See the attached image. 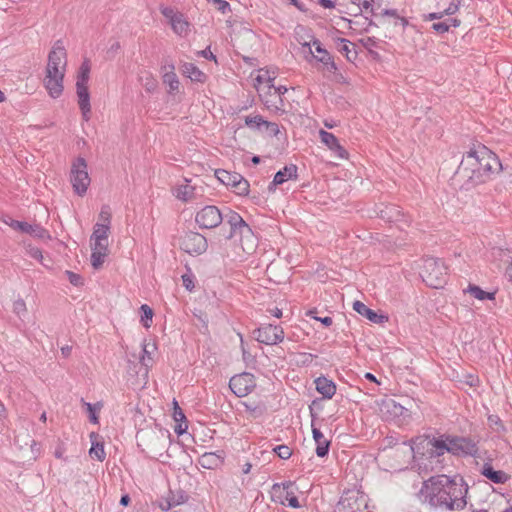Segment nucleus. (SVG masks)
Segmentation results:
<instances>
[{"instance_id": "64", "label": "nucleus", "mask_w": 512, "mask_h": 512, "mask_svg": "<svg viewBox=\"0 0 512 512\" xmlns=\"http://www.w3.org/2000/svg\"><path fill=\"white\" fill-rule=\"evenodd\" d=\"M218 4V10L225 14L227 11H231L230 4L227 1L220 0Z\"/></svg>"}, {"instance_id": "21", "label": "nucleus", "mask_w": 512, "mask_h": 512, "mask_svg": "<svg viewBox=\"0 0 512 512\" xmlns=\"http://www.w3.org/2000/svg\"><path fill=\"white\" fill-rule=\"evenodd\" d=\"M481 474L495 484H504L510 476L502 470H495L490 463H485L481 468Z\"/></svg>"}, {"instance_id": "39", "label": "nucleus", "mask_w": 512, "mask_h": 512, "mask_svg": "<svg viewBox=\"0 0 512 512\" xmlns=\"http://www.w3.org/2000/svg\"><path fill=\"white\" fill-rule=\"evenodd\" d=\"M140 363L147 369L152 365V358L150 357V351L148 350V345L143 344L141 349Z\"/></svg>"}, {"instance_id": "57", "label": "nucleus", "mask_w": 512, "mask_h": 512, "mask_svg": "<svg viewBox=\"0 0 512 512\" xmlns=\"http://www.w3.org/2000/svg\"><path fill=\"white\" fill-rule=\"evenodd\" d=\"M316 313V310H310L308 312V315L311 316L312 318H314L315 320L317 321H320L324 326L326 327H329L332 325L333 323V320L331 317L329 316H326V317H317V316H314V314Z\"/></svg>"}, {"instance_id": "25", "label": "nucleus", "mask_w": 512, "mask_h": 512, "mask_svg": "<svg viewBox=\"0 0 512 512\" xmlns=\"http://www.w3.org/2000/svg\"><path fill=\"white\" fill-rule=\"evenodd\" d=\"M183 75L190 78L192 81L203 83L207 76L193 63H184L181 67Z\"/></svg>"}, {"instance_id": "12", "label": "nucleus", "mask_w": 512, "mask_h": 512, "mask_svg": "<svg viewBox=\"0 0 512 512\" xmlns=\"http://www.w3.org/2000/svg\"><path fill=\"white\" fill-rule=\"evenodd\" d=\"M255 339L265 345H275L283 341L284 330L281 326L263 324L253 331Z\"/></svg>"}, {"instance_id": "22", "label": "nucleus", "mask_w": 512, "mask_h": 512, "mask_svg": "<svg viewBox=\"0 0 512 512\" xmlns=\"http://www.w3.org/2000/svg\"><path fill=\"white\" fill-rule=\"evenodd\" d=\"M295 178H297V166L294 164L287 165L275 174L269 189L271 190L274 186L281 185L289 179Z\"/></svg>"}, {"instance_id": "43", "label": "nucleus", "mask_w": 512, "mask_h": 512, "mask_svg": "<svg viewBox=\"0 0 512 512\" xmlns=\"http://www.w3.org/2000/svg\"><path fill=\"white\" fill-rule=\"evenodd\" d=\"M353 4H357L361 10H364L366 13H370L375 15L372 3L374 0H351Z\"/></svg>"}, {"instance_id": "3", "label": "nucleus", "mask_w": 512, "mask_h": 512, "mask_svg": "<svg viewBox=\"0 0 512 512\" xmlns=\"http://www.w3.org/2000/svg\"><path fill=\"white\" fill-rule=\"evenodd\" d=\"M138 446L142 448V452L153 456H161L166 448L170 434L164 429H148L137 432Z\"/></svg>"}, {"instance_id": "33", "label": "nucleus", "mask_w": 512, "mask_h": 512, "mask_svg": "<svg viewBox=\"0 0 512 512\" xmlns=\"http://www.w3.org/2000/svg\"><path fill=\"white\" fill-rule=\"evenodd\" d=\"M84 405L86 406L87 412L89 413V420L93 424H98L99 418L97 416V412L101 410L102 404L100 402H98L96 404L84 402Z\"/></svg>"}, {"instance_id": "24", "label": "nucleus", "mask_w": 512, "mask_h": 512, "mask_svg": "<svg viewBox=\"0 0 512 512\" xmlns=\"http://www.w3.org/2000/svg\"><path fill=\"white\" fill-rule=\"evenodd\" d=\"M316 390L323 395L324 398L331 399L336 393V385L332 380L324 376L315 380Z\"/></svg>"}, {"instance_id": "18", "label": "nucleus", "mask_w": 512, "mask_h": 512, "mask_svg": "<svg viewBox=\"0 0 512 512\" xmlns=\"http://www.w3.org/2000/svg\"><path fill=\"white\" fill-rule=\"evenodd\" d=\"M448 436L449 435H442L438 438L433 437L427 440L430 457H440L444 455L445 452L449 453Z\"/></svg>"}, {"instance_id": "37", "label": "nucleus", "mask_w": 512, "mask_h": 512, "mask_svg": "<svg viewBox=\"0 0 512 512\" xmlns=\"http://www.w3.org/2000/svg\"><path fill=\"white\" fill-rule=\"evenodd\" d=\"M265 120L260 115L255 116H247L245 118V124L253 129H260L262 126L264 127Z\"/></svg>"}, {"instance_id": "9", "label": "nucleus", "mask_w": 512, "mask_h": 512, "mask_svg": "<svg viewBox=\"0 0 512 512\" xmlns=\"http://www.w3.org/2000/svg\"><path fill=\"white\" fill-rule=\"evenodd\" d=\"M195 222L201 229H212L223 222L222 211L214 205H207L196 213Z\"/></svg>"}, {"instance_id": "51", "label": "nucleus", "mask_w": 512, "mask_h": 512, "mask_svg": "<svg viewBox=\"0 0 512 512\" xmlns=\"http://www.w3.org/2000/svg\"><path fill=\"white\" fill-rule=\"evenodd\" d=\"M174 409H173V418L176 422H185L186 417L183 413L182 409L179 407L178 403L174 400L173 402Z\"/></svg>"}, {"instance_id": "47", "label": "nucleus", "mask_w": 512, "mask_h": 512, "mask_svg": "<svg viewBox=\"0 0 512 512\" xmlns=\"http://www.w3.org/2000/svg\"><path fill=\"white\" fill-rule=\"evenodd\" d=\"M451 27V24H449L448 22H446L445 20L442 21V22H436V23H433L431 28L439 33V34H443L445 32H448L449 31V28Z\"/></svg>"}, {"instance_id": "2", "label": "nucleus", "mask_w": 512, "mask_h": 512, "mask_svg": "<svg viewBox=\"0 0 512 512\" xmlns=\"http://www.w3.org/2000/svg\"><path fill=\"white\" fill-rule=\"evenodd\" d=\"M502 169L497 155L485 146L471 149L467 152L458 166L456 176L464 179L468 187L486 182L492 174Z\"/></svg>"}, {"instance_id": "54", "label": "nucleus", "mask_w": 512, "mask_h": 512, "mask_svg": "<svg viewBox=\"0 0 512 512\" xmlns=\"http://www.w3.org/2000/svg\"><path fill=\"white\" fill-rule=\"evenodd\" d=\"M160 11L165 18L169 19L170 23L180 14L176 13L171 7L162 6L160 7Z\"/></svg>"}, {"instance_id": "62", "label": "nucleus", "mask_w": 512, "mask_h": 512, "mask_svg": "<svg viewBox=\"0 0 512 512\" xmlns=\"http://www.w3.org/2000/svg\"><path fill=\"white\" fill-rule=\"evenodd\" d=\"M199 55L206 59L216 61V56L210 51V47H207L204 50L200 51Z\"/></svg>"}, {"instance_id": "11", "label": "nucleus", "mask_w": 512, "mask_h": 512, "mask_svg": "<svg viewBox=\"0 0 512 512\" xmlns=\"http://www.w3.org/2000/svg\"><path fill=\"white\" fill-rule=\"evenodd\" d=\"M222 215L223 221L230 225V234L228 235V238H232L236 234H240L245 237H253L250 226L243 220L239 213L231 210L230 208H226L225 211H222Z\"/></svg>"}, {"instance_id": "53", "label": "nucleus", "mask_w": 512, "mask_h": 512, "mask_svg": "<svg viewBox=\"0 0 512 512\" xmlns=\"http://www.w3.org/2000/svg\"><path fill=\"white\" fill-rule=\"evenodd\" d=\"M99 219L101 221L100 224H108V226H110L111 213L109 211L108 206L102 207L101 212L99 214Z\"/></svg>"}, {"instance_id": "1", "label": "nucleus", "mask_w": 512, "mask_h": 512, "mask_svg": "<svg viewBox=\"0 0 512 512\" xmlns=\"http://www.w3.org/2000/svg\"><path fill=\"white\" fill-rule=\"evenodd\" d=\"M425 498L435 507L446 510H462L466 507L468 487L463 478H450L447 475L431 477L424 483Z\"/></svg>"}, {"instance_id": "16", "label": "nucleus", "mask_w": 512, "mask_h": 512, "mask_svg": "<svg viewBox=\"0 0 512 512\" xmlns=\"http://www.w3.org/2000/svg\"><path fill=\"white\" fill-rule=\"evenodd\" d=\"M376 214L379 218L389 223L401 221L404 217L402 210L393 204H381L377 207Z\"/></svg>"}, {"instance_id": "35", "label": "nucleus", "mask_w": 512, "mask_h": 512, "mask_svg": "<svg viewBox=\"0 0 512 512\" xmlns=\"http://www.w3.org/2000/svg\"><path fill=\"white\" fill-rule=\"evenodd\" d=\"M141 322L143 323V326L146 328H149L151 326L152 318H153V310L147 305L143 304L141 307Z\"/></svg>"}, {"instance_id": "60", "label": "nucleus", "mask_w": 512, "mask_h": 512, "mask_svg": "<svg viewBox=\"0 0 512 512\" xmlns=\"http://www.w3.org/2000/svg\"><path fill=\"white\" fill-rule=\"evenodd\" d=\"M286 503L291 508H299V507H301V505H300V503L298 501V498L295 495V492H293L291 494V496L288 498Z\"/></svg>"}, {"instance_id": "28", "label": "nucleus", "mask_w": 512, "mask_h": 512, "mask_svg": "<svg viewBox=\"0 0 512 512\" xmlns=\"http://www.w3.org/2000/svg\"><path fill=\"white\" fill-rule=\"evenodd\" d=\"M242 405L245 408V412H247L252 418L262 417L266 412V405L264 403H251V402H242Z\"/></svg>"}, {"instance_id": "17", "label": "nucleus", "mask_w": 512, "mask_h": 512, "mask_svg": "<svg viewBox=\"0 0 512 512\" xmlns=\"http://www.w3.org/2000/svg\"><path fill=\"white\" fill-rule=\"evenodd\" d=\"M321 142L325 144L331 151H333L340 158H347V151L340 145L338 139L333 133L327 132L323 129L319 131Z\"/></svg>"}, {"instance_id": "36", "label": "nucleus", "mask_w": 512, "mask_h": 512, "mask_svg": "<svg viewBox=\"0 0 512 512\" xmlns=\"http://www.w3.org/2000/svg\"><path fill=\"white\" fill-rule=\"evenodd\" d=\"M249 186V182L241 175L240 179L236 181L232 188L238 195H247L249 192Z\"/></svg>"}, {"instance_id": "40", "label": "nucleus", "mask_w": 512, "mask_h": 512, "mask_svg": "<svg viewBox=\"0 0 512 512\" xmlns=\"http://www.w3.org/2000/svg\"><path fill=\"white\" fill-rule=\"evenodd\" d=\"M106 256H107V254H103L101 252L92 251V254H91V264H92L93 268L94 269H99L103 265Z\"/></svg>"}, {"instance_id": "61", "label": "nucleus", "mask_w": 512, "mask_h": 512, "mask_svg": "<svg viewBox=\"0 0 512 512\" xmlns=\"http://www.w3.org/2000/svg\"><path fill=\"white\" fill-rule=\"evenodd\" d=\"M210 459H213L212 454L202 456L201 463H200L202 465V467L211 469L213 467L214 463H210V461H208Z\"/></svg>"}, {"instance_id": "4", "label": "nucleus", "mask_w": 512, "mask_h": 512, "mask_svg": "<svg viewBox=\"0 0 512 512\" xmlns=\"http://www.w3.org/2000/svg\"><path fill=\"white\" fill-rule=\"evenodd\" d=\"M423 281L432 288H441L447 282V267L441 259L427 257L420 273Z\"/></svg>"}, {"instance_id": "50", "label": "nucleus", "mask_w": 512, "mask_h": 512, "mask_svg": "<svg viewBox=\"0 0 512 512\" xmlns=\"http://www.w3.org/2000/svg\"><path fill=\"white\" fill-rule=\"evenodd\" d=\"M183 286L188 290L192 291L195 287L194 276L192 273H186L182 275Z\"/></svg>"}, {"instance_id": "46", "label": "nucleus", "mask_w": 512, "mask_h": 512, "mask_svg": "<svg viewBox=\"0 0 512 512\" xmlns=\"http://www.w3.org/2000/svg\"><path fill=\"white\" fill-rule=\"evenodd\" d=\"M92 251L101 252L103 254L108 255V253H109L108 241L105 242L103 240H94V245H93Z\"/></svg>"}, {"instance_id": "42", "label": "nucleus", "mask_w": 512, "mask_h": 512, "mask_svg": "<svg viewBox=\"0 0 512 512\" xmlns=\"http://www.w3.org/2000/svg\"><path fill=\"white\" fill-rule=\"evenodd\" d=\"M274 452L281 459H289L292 455V450L287 445H278L274 449Z\"/></svg>"}, {"instance_id": "6", "label": "nucleus", "mask_w": 512, "mask_h": 512, "mask_svg": "<svg viewBox=\"0 0 512 512\" xmlns=\"http://www.w3.org/2000/svg\"><path fill=\"white\" fill-rule=\"evenodd\" d=\"M74 191L83 196L90 184V177L87 172V163L84 158L78 157L72 164L70 177Z\"/></svg>"}, {"instance_id": "8", "label": "nucleus", "mask_w": 512, "mask_h": 512, "mask_svg": "<svg viewBox=\"0 0 512 512\" xmlns=\"http://www.w3.org/2000/svg\"><path fill=\"white\" fill-rule=\"evenodd\" d=\"M207 247V239L198 232L188 231L180 239V248L190 255H201Z\"/></svg>"}, {"instance_id": "34", "label": "nucleus", "mask_w": 512, "mask_h": 512, "mask_svg": "<svg viewBox=\"0 0 512 512\" xmlns=\"http://www.w3.org/2000/svg\"><path fill=\"white\" fill-rule=\"evenodd\" d=\"M194 187L190 185H182L177 189V198L182 201H188L193 197Z\"/></svg>"}, {"instance_id": "27", "label": "nucleus", "mask_w": 512, "mask_h": 512, "mask_svg": "<svg viewBox=\"0 0 512 512\" xmlns=\"http://www.w3.org/2000/svg\"><path fill=\"white\" fill-rule=\"evenodd\" d=\"M217 179L226 186L232 187L236 181L240 179L241 174L236 172H229L224 169H218L215 171Z\"/></svg>"}, {"instance_id": "26", "label": "nucleus", "mask_w": 512, "mask_h": 512, "mask_svg": "<svg viewBox=\"0 0 512 512\" xmlns=\"http://www.w3.org/2000/svg\"><path fill=\"white\" fill-rule=\"evenodd\" d=\"M99 435L95 432L90 434V438L92 441V446L89 450V454L92 458L97 459L98 461H104L106 457V453L104 450V445L102 442L97 441Z\"/></svg>"}, {"instance_id": "49", "label": "nucleus", "mask_w": 512, "mask_h": 512, "mask_svg": "<svg viewBox=\"0 0 512 512\" xmlns=\"http://www.w3.org/2000/svg\"><path fill=\"white\" fill-rule=\"evenodd\" d=\"M363 47H365L371 54H373L375 57L378 56V53L372 51V47L376 46V40L373 37H367L365 39L360 40Z\"/></svg>"}, {"instance_id": "41", "label": "nucleus", "mask_w": 512, "mask_h": 512, "mask_svg": "<svg viewBox=\"0 0 512 512\" xmlns=\"http://www.w3.org/2000/svg\"><path fill=\"white\" fill-rule=\"evenodd\" d=\"M317 61L323 63L329 72H335L337 70V66L333 61L332 57L326 56H313Z\"/></svg>"}, {"instance_id": "32", "label": "nucleus", "mask_w": 512, "mask_h": 512, "mask_svg": "<svg viewBox=\"0 0 512 512\" xmlns=\"http://www.w3.org/2000/svg\"><path fill=\"white\" fill-rule=\"evenodd\" d=\"M170 24L174 32L178 35L186 34L188 31L189 23L184 19L181 13Z\"/></svg>"}, {"instance_id": "14", "label": "nucleus", "mask_w": 512, "mask_h": 512, "mask_svg": "<svg viewBox=\"0 0 512 512\" xmlns=\"http://www.w3.org/2000/svg\"><path fill=\"white\" fill-rule=\"evenodd\" d=\"M9 226L14 230L29 234L38 239H49V232L39 224H29L27 222L11 219Z\"/></svg>"}, {"instance_id": "59", "label": "nucleus", "mask_w": 512, "mask_h": 512, "mask_svg": "<svg viewBox=\"0 0 512 512\" xmlns=\"http://www.w3.org/2000/svg\"><path fill=\"white\" fill-rule=\"evenodd\" d=\"M275 80V76L271 77L268 73V71L265 72V74H260L256 77V81L258 83H269V87H274L273 81Z\"/></svg>"}, {"instance_id": "29", "label": "nucleus", "mask_w": 512, "mask_h": 512, "mask_svg": "<svg viewBox=\"0 0 512 512\" xmlns=\"http://www.w3.org/2000/svg\"><path fill=\"white\" fill-rule=\"evenodd\" d=\"M353 49H354V45L349 40H347L345 38L338 39V50L342 54H345L346 58L349 61H352V60L356 59V57H357V52L352 51Z\"/></svg>"}, {"instance_id": "63", "label": "nucleus", "mask_w": 512, "mask_h": 512, "mask_svg": "<svg viewBox=\"0 0 512 512\" xmlns=\"http://www.w3.org/2000/svg\"><path fill=\"white\" fill-rule=\"evenodd\" d=\"M29 254L31 257H33L39 261H42V259H43L42 251L38 248H30Z\"/></svg>"}, {"instance_id": "52", "label": "nucleus", "mask_w": 512, "mask_h": 512, "mask_svg": "<svg viewBox=\"0 0 512 512\" xmlns=\"http://www.w3.org/2000/svg\"><path fill=\"white\" fill-rule=\"evenodd\" d=\"M264 128L270 136H277L279 133V126L275 122H269L265 120Z\"/></svg>"}, {"instance_id": "58", "label": "nucleus", "mask_w": 512, "mask_h": 512, "mask_svg": "<svg viewBox=\"0 0 512 512\" xmlns=\"http://www.w3.org/2000/svg\"><path fill=\"white\" fill-rule=\"evenodd\" d=\"M312 45L315 47V50L319 54V56H326V57H330L331 56L329 54V52L322 47V44H321V42L318 39L314 38L312 40Z\"/></svg>"}, {"instance_id": "45", "label": "nucleus", "mask_w": 512, "mask_h": 512, "mask_svg": "<svg viewBox=\"0 0 512 512\" xmlns=\"http://www.w3.org/2000/svg\"><path fill=\"white\" fill-rule=\"evenodd\" d=\"M65 274L67 275V278H68L69 282L73 286L79 287V286L83 285V278L79 274H76V273H74L72 271H69V270H67L65 272Z\"/></svg>"}, {"instance_id": "23", "label": "nucleus", "mask_w": 512, "mask_h": 512, "mask_svg": "<svg viewBox=\"0 0 512 512\" xmlns=\"http://www.w3.org/2000/svg\"><path fill=\"white\" fill-rule=\"evenodd\" d=\"M312 435L316 443V454L318 457H325L329 453L330 441L325 439L322 432L312 425Z\"/></svg>"}, {"instance_id": "20", "label": "nucleus", "mask_w": 512, "mask_h": 512, "mask_svg": "<svg viewBox=\"0 0 512 512\" xmlns=\"http://www.w3.org/2000/svg\"><path fill=\"white\" fill-rule=\"evenodd\" d=\"M353 309L372 323L380 324L387 320L386 316L378 314L374 310L367 307L363 302L358 300L353 303Z\"/></svg>"}, {"instance_id": "15", "label": "nucleus", "mask_w": 512, "mask_h": 512, "mask_svg": "<svg viewBox=\"0 0 512 512\" xmlns=\"http://www.w3.org/2000/svg\"><path fill=\"white\" fill-rule=\"evenodd\" d=\"M295 483L285 481L282 483H274L271 488V500L275 503L286 505L288 498L294 492Z\"/></svg>"}, {"instance_id": "7", "label": "nucleus", "mask_w": 512, "mask_h": 512, "mask_svg": "<svg viewBox=\"0 0 512 512\" xmlns=\"http://www.w3.org/2000/svg\"><path fill=\"white\" fill-rule=\"evenodd\" d=\"M67 53L62 40H57L48 55L46 74H65Z\"/></svg>"}, {"instance_id": "5", "label": "nucleus", "mask_w": 512, "mask_h": 512, "mask_svg": "<svg viewBox=\"0 0 512 512\" xmlns=\"http://www.w3.org/2000/svg\"><path fill=\"white\" fill-rule=\"evenodd\" d=\"M90 75V64L88 60H84L79 68L76 81V93L78 97V105L85 121L90 119L91 104L90 94L88 90V81Z\"/></svg>"}, {"instance_id": "13", "label": "nucleus", "mask_w": 512, "mask_h": 512, "mask_svg": "<svg viewBox=\"0 0 512 512\" xmlns=\"http://www.w3.org/2000/svg\"><path fill=\"white\" fill-rule=\"evenodd\" d=\"M229 387L237 397H245L256 387V380L253 374L243 372L231 377Z\"/></svg>"}, {"instance_id": "31", "label": "nucleus", "mask_w": 512, "mask_h": 512, "mask_svg": "<svg viewBox=\"0 0 512 512\" xmlns=\"http://www.w3.org/2000/svg\"><path fill=\"white\" fill-rule=\"evenodd\" d=\"M468 292L478 300L495 299V292H486L476 285H469Z\"/></svg>"}, {"instance_id": "10", "label": "nucleus", "mask_w": 512, "mask_h": 512, "mask_svg": "<svg viewBox=\"0 0 512 512\" xmlns=\"http://www.w3.org/2000/svg\"><path fill=\"white\" fill-rule=\"evenodd\" d=\"M449 453L454 456H473L478 453L477 443L471 438L448 436Z\"/></svg>"}, {"instance_id": "55", "label": "nucleus", "mask_w": 512, "mask_h": 512, "mask_svg": "<svg viewBox=\"0 0 512 512\" xmlns=\"http://www.w3.org/2000/svg\"><path fill=\"white\" fill-rule=\"evenodd\" d=\"M164 81L165 82H168L169 85H170V88L172 90H176L178 89V85H179V82L178 80L176 79V74L171 72V73H166L164 75Z\"/></svg>"}, {"instance_id": "48", "label": "nucleus", "mask_w": 512, "mask_h": 512, "mask_svg": "<svg viewBox=\"0 0 512 512\" xmlns=\"http://www.w3.org/2000/svg\"><path fill=\"white\" fill-rule=\"evenodd\" d=\"M384 407L387 408L389 412H392L396 416H401L406 411L402 406L396 403H385Z\"/></svg>"}, {"instance_id": "44", "label": "nucleus", "mask_w": 512, "mask_h": 512, "mask_svg": "<svg viewBox=\"0 0 512 512\" xmlns=\"http://www.w3.org/2000/svg\"><path fill=\"white\" fill-rule=\"evenodd\" d=\"M488 423L496 432L504 431V425L497 415H490L488 417Z\"/></svg>"}, {"instance_id": "30", "label": "nucleus", "mask_w": 512, "mask_h": 512, "mask_svg": "<svg viewBox=\"0 0 512 512\" xmlns=\"http://www.w3.org/2000/svg\"><path fill=\"white\" fill-rule=\"evenodd\" d=\"M110 232V226L108 224L96 223L91 236V240H103L108 241V235Z\"/></svg>"}, {"instance_id": "56", "label": "nucleus", "mask_w": 512, "mask_h": 512, "mask_svg": "<svg viewBox=\"0 0 512 512\" xmlns=\"http://www.w3.org/2000/svg\"><path fill=\"white\" fill-rule=\"evenodd\" d=\"M181 503H183V500L180 501V500H176L174 498H168V499L165 500L164 503L160 504V508L163 511H167V510L171 509L172 507L180 505Z\"/></svg>"}, {"instance_id": "38", "label": "nucleus", "mask_w": 512, "mask_h": 512, "mask_svg": "<svg viewBox=\"0 0 512 512\" xmlns=\"http://www.w3.org/2000/svg\"><path fill=\"white\" fill-rule=\"evenodd\" d=\"M13 312L19 317L22 318L27 314L26 303L23 299H17L13 303Z\"/></svg>"}, {"instance_id": "19", "label": "nucleus", "mask_w": 512, "mask_h": 512, "mask_svg": "<svg viewBox=\"0 0 512 512\" xmlns=\"http://www.w3.org/2000/svg\"><path fill=\"white\" fill-rule=\"evenodd\" d=\"M65 74H46L44 85L52 98H58L63 92V79Z\"/></svg>"}]
</instances>
